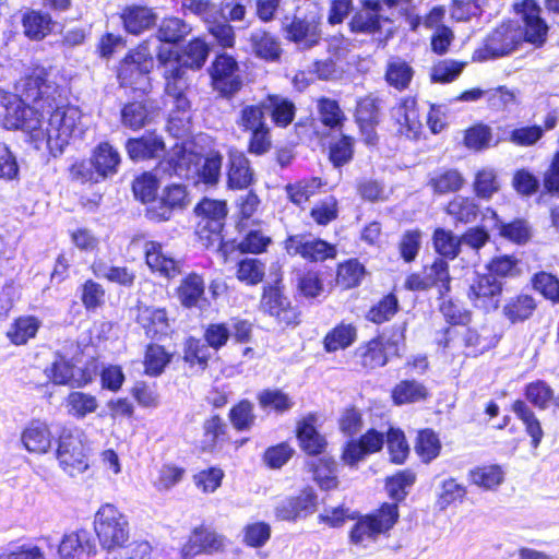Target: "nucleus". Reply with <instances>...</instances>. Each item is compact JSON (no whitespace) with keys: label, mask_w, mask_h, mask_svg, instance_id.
<instances>
[{"label":"nucleus","mask_w":559,"mask_h":559,"mask_svg":"<svg viewBox=\"0 0 559 559\" xmlns=\"http://www.w3.org/2000/svg\"><path fill=\"white\" fill-rule=\"evenodd\" d=\"M519 20H508L492 28L474 50L473 60L485 62L510 56L523 41L540 46L545 43L548 26L540 17V8L534 0L515 5Z\"/></svg>","instance_id":"obj_1"},{"label":"nucleus","mask_w":559,"mask_h":559,"mask_svg":"<svg viewBox=\"0 0 559 559\" xmlns=\"http://www.w3.org/2000/svg\"><path fill=\"white\" fill-rule=\"evenodd\" d=\"M48 93H41L38 117L41 119V129L32 134L37 141L45 139L50 153L53 156L61 154L71 140L79 139L85 132L83 115L79 107L62 104L60 95L55 86L47 82Z\"/></svg>","instance_id":"obj_2"},{"label":"nucleus","mask_w":559,"mask_h":559,"mask_svg":"<svg viewBox=\"0 0 559 559\" xmlns=\"http://www.w3.org/2000/svg\"><path fill=\"white\" fill-rule=\"evenodd\" d=\"M46 76L44 69H35L16 83L17 94L0 91V126L21 129L31 135L41 129L36 107H39L41 93L49 92V87H45Z\"/></svg>","instance_id":"obj_3"},{"label":"nucleus","mask_w":559,"mask_h":559,"mask_svg":"<svg viewBox=\"0 0 559 559\" xmlns=\"http://www.w3.org/2000/svg\"><path fill=\"white\" fill-rule=\"evenodd\" d=\"M209 56L206 43L200 38L191 40L181 55L173 48L160 46L157 51L158 69L168 75L186 78L188 69H200Z\"/></svg>","instance_id":"obj_4"},{"label":"nucleus","mask_w":559,"mask_h":559,"mask_svg":"<svg viewBox=\"0 0 559 559\" xmlns=\"http://www.w3.org/2000/svg\"><path fill=\"white\" fill-rule=\"evenodd\" d=\"M399 519L396 503H384L377 512L360 518L349 533L350 543L367 548L393 527Z\"/></svg>","instance_id":"obj_5"},{"label":"nucleus","mask_w":559,"mask_h":559,"mask_svg":"<svg viewBox=\"0 0 559 559\" xmlns=\"http://www.w3.org/2000/svg\"><path fill=\"white\" fill-rule=\"evenodd\" d=\"M361 8L352 16L348 25L353 33L370 35L379 40L393 35V20L388 9L376 0H360Z\"/></svg>","instance_id":"obj_6"},{"label":"nucleus","mask_w":559,"mask_h":559,"mask_svg":"<svg viewBox=\"0 0 559 559\" xmlns=\"http://www.w3.org/2000/svg\"><path fill=\"white\" fill-rule=\"evenodd\" d=\"M95 532L106 549L120 547L129 538V523L114 504H103L95 514Z\"/></svg>","instance_id":"obj_7"},{"label":"nucleus","mask_w":559,"mask_h":559,"mask_svg":"<svg viewBox=\"0 0 559 559\" xmlns=\"http://www.w3.org/2000/svg\"><path fill=\"white\" fill-rule=\"evenodd\" d=\"M176 158L169 160L173 171L179 177H189L195 174L199 181L206 185H216L221 177L222 156L218 153H210L203 160L192 153L179 151Z\"/></svg>","instance_id":"obj_8"},{"label":"nucleus","mask_w":559,"mask_h":559,"mask_svg":"<svg viewBox=\"0 0 559 559\" xmlns=\"http://www.w3.org/2000/svg\"><path fill=\"white\" fill-rule=\"evenodd\" d=\"M57 459L71 476L85 472L88 467L85 433L78 428L64 429L59 437Z\"/></svg>","instance_id":"obj_9"},{"label":"nucleus","mask_w":559,"mask_h":559,"mask_svg":"<svg viewBox=\"0 0 559 559\" xmlns=\"http://www.w3.org/2000/svg\"><path fill=\"white\" fill-rule=\"evenodd\" d=\"M154 68V59L148 44L139 45L120 62L118 80L122 86L145 91L148 86V73Z\"/></svg>","instance_id":"obj_10"},{"label":"nucleus","mask_w":559,"mask_h":559,"mask_svg":"<svg viewBox=\"0 0 559 559\" xmlns=\"http://www.w3.org/2000/svg\"><path fill=\"white\" fill-rule=\"evenodd\" d=\"M451 276L449 264L443 258H437L430 265H425L418 273H412L405 280V287L409 290L438 289L440 298L450 292Z\"/></svg>","instance_id":"obj_11"},{"label":"nucleus","mask_w":559,"mask_h":559,"mask_svg":"<svg viewBox=\"0 0 559 559\" xmlns=\"http://www.w3.org/2000/svg\"><path fill=\"white\" fill-rule=\"evenodd\" d=\"M199 217L197 233L201 239L213 243L221 241V233L227 215L226 203L218 200L203 199L195 207Z\"/></svg>","instance_id":"obj_12"},{"label":"nucleus","mask_w":559,"mask_h":559,"mask_svg":"<svg viewBox=\"0 0 559 559\" xmlns=\"http://www.w3.org/2000/svg\"><path fill=\"white\" fill-rule=\"evenodd\" d=\"M284 247L289 255H300L309 261H324L334 258L336 249L329 242L312 235L297 234L289 236Z\"/></svg>","instance_id":"obj_13"},{"label":"nucleus","mask_w":559,"mask_h":559,"mask_svg":"<svg viewBox=\"0 0 559 559\" xmlns=\"http://www.w3.org/2000/svg\"><path fill=\"white\" fill-rule=\"evenodd\" d=\"M212 80L214 88L223 96H231L242 85L237 61L227 55L216 57L212 67Z\"/></svg>","instance_id":"obj_14"},{"label":"nucleus","mask_w":559,"mask_h":559,"mask_svg":"<svg viewBox=\"0 0 559 559\" xmlns=\"http://www.w3.org/2000/svg\"><path fill=\"white\" fill-rule=\"evenodd\" d=\"M287 38L301 49L316 46L321 38L320 17L314 12L295 15L286 26Z\"/></svg>","instance_id":"obj_15"},{"label":"nucleus","mask_w":559,"mask_h":559,"mask_svg":"<svg viewBox=\"0 0 559 559\" xmlns=\"http://www.w3.org/2000/svg\"><path fill=\"white\" fill-rule=\"evenodd\" d=\"M502 293V283L492 274L477 275L469 286L468 298L475 307L485 311L496 310Z\"/></svg>","instance_id":"obj_16"},{"label":"nucleus","mask_w":559,"mask_h":559,"mask_svg":"<svg viewBox=\"0 0 559 559\" xmlns=\"http://www.w3.org/2000/svg\"><path fill=\"white\" fill-rule=\"evenodd\" d=\"M261 309L274 317L282 325H295L298 323V312L290 306L287 297L283 295L278 287H269L264 289L261 299Z\"/></svg>","instance_id":"obj_17"},{"label":"nucleus","mask_w":559,"mask_h":559,"mask_svg":"<svg viewBox=\"0 0 559 559\" xmlns=\"http://www.w3.org/2000/svg\"><path fill=\"white\" fill-rule=\"evenodd\" d=\"M223 546V536L210 528L200 526L192 532L188 542L182 546L180 554L182 559H193L201 552L217 551Z\"/></svg>","instance_id":"obj_18"},{"label":"nucleus","mask_w":559,"mask_h":559,"mask_svg":"<svg viewBox=\"0 0 559 559\" xmlns=\"http://www.w3.org/2000/svg\"><path fill=\"white\" fill-rule=\"evenodd\" d=\"M384 443V436L374 429L368 430L359 441H349L344 451L342 459L345 464L355 466L367 455L380 451Z\"/></svg>","instance_id":"obj_19"},{"label":"nucleus","mask_w":559,"mask_h":559,"mask_svg":"<svg viewBox=\"0 0 559 559\" xmlns=\"http://www.w3.org/2000/svg\"><path fill=\"white\" fill-rule=\"evenodd\" d=\"M59 554L62 559H90L96 554V544L90 532H73L61 540Z\"/></svg>","instance_id":"obj_20"},{"label":"nucleus","mask_w":559,"mask_h":559,"mask_svg":"<svg viewBox=\"0 0 559 559\" xmlns=\"http://www.w3.org/2000/svg\"><path fill=\"white\" fill-rule=\"evenodd\" d=\"M126 147L133 160L157 159L164 156L166 151L163 136L151 131L140 138L128 140Z\"/></svg>","instance_id":"obj_21"},{"label":"nucleus","mask_w":559,"mask_h":559,"mask_svg":"<svg viewBox=\"0 0 559 559\" xmlns=\"http://www.w3.org/2000/svg\"><path fill=\"white\" fill-rule=\"evenodd\" d=\"M146 264L153 272L167 278L176 277L181 273V263L166 254L162 243L146 241L144 245Z\"/></svg>","instance_id":"obj_22"},{"label":"nucleus","mask_w":559,"mask_h":559,"mask_svg":"<svg viewBox=\"0 0 559 559\" xmlns=\"http://www.w3.org/2000/svg\"><path fill=\"white\" fill-rule=\"evenodd\" d=\"M393 117L400 126L399 132L408 139H417L421 132L423 123L419 119L416 102L405 98L393 109Z\"/></svg>","instance_id":"obj_23"},{"label":"nucleus","mask_w":559,"mask_h":559,"mask_svg":"<svg viewBox=\"0 0 559 559\" xmlns=\"http://www.w3.org/2000/svg\"><path fill=\"white\" fill-rule=\"evenodd\" d=\"M136 321L151 338H159L168 334L169 320L164 308L141 306L138 308Z\"/></svg>","instance_id":"obj_24"},{"label":"nucleus","mask_w":559,"mask_h":559,"mask_svg":"<svg viewBox=\"0 0 559 559\" xmlns=\"http://www.w3.org/2000/svg\"><path fill=\"white\" fill-rule=\"evenodd\" d=\"M227 177L230 189H246L253 182L254 173L250 167L249 159L242 152H229Z\"/></svg>","instance_id":"obj_25"},{"label":"nucleus","mask_w":559,"mask_h":559,"mask_svg":"<svg viewBox=\"0 0 559 559\" xmlns=\"http://www.w3.org/2000/svg\"><path fill=\"white\" fill-rule=\"evenodd\" d=\"M157 112L152 102H131L121 109V123L131 130H139L151 123Z\"/></svg>","instance_id":"obj_26"},{"label":"nucleus","mask_w":559,"mask_h":559,"mask_svg":"<svg viewBox=\"0 0 559 559\" xmlns=\"http://www.w3.org/2000/svg\"><path fill=\"white\" fill-rule=\"evenodd\" d=\"M249 48L251 52L265 61H277L282 53L278 39L264 29H254L248 37Z\"/></svg>","instance_id":"obj_27"},{"label":"nucleus","mask_w":559,"mask_h":559,"mask_svg":"<svg viewBox=\"0 0 559 559\" xmlns=\"http://www.w3.org/2000/svg\"><path fill=\"white\" fill-rule=\"evenodd\" d=\"M124 29L139 35L155 25L157 16L153 10L145 5H128L121 12Z\"/></svg>","instance_id":"obj_28"},{"label":"nucleus","mask_w":559,"mask_h":559,"mask_svg":"<svg viewBox=\"0 0 559 559\" xmlns=\"http://www.w3.org/2000/svg\"><path fill=\"white\" fill-rule=\"evenodd\" d=\"M204 293V280L197 273L187 275L177 289L178 298L186 308L202 309L206 305Z\"/></svg>","instance_id":"obj_29"},{"label":"nucleus","mask_w":559,"mask_h":559,"mask_svg":"<svg viewBox=\"0 0 559 559\" xmlns=\"http://www.w3.org/2000/svg\"><path fill=\"white\" fill-rule=\"evenodd\" d=\"M24 448L33 453H46L51 447V433L48 426L39 420L31 421L21 436Z\"/></svg>","instance_id":"obj_30"},{"label":"nucleus","mask_w":559,"mask_h":559,"mask_svg":"<svg viewBox=\"0 0 559 559\" xmlns=\"http://www.w3.org/2000/svg\"><path fill=\"white\" fill-rule=\"evenodd\" d=\"M535 299L527 294H519L508 298L502 307V313L512 324L528 320L536 310Z\"/></svg>","instance_id":"obj_31"},{"label":"nucleus","mask_w":559,"mask_h":559,"mask_svg":"<svg viewBox=\"0 0 559 559\" xmlns=\"http://www.w3.org/2000/svg\"><path fill=\"white\" fill-rule=\"evenodd\" d=\"M92 159L102 180L117 174L121 162L118 151L107 142L100 143L95 147Z\"/></svg>","instance_id":"obj_32"},{"label":"nucleus","mask_w":559,"mask_h":559,"mask_svg":"<svg viewBox=\"0 0 559 559\" xmlns=\"http://www.w3.org/2000/svg\"><path fill=\"white\" fill-rule=\"evenodd\" d=\"M22 25L26 37L41 40L51 32L53 23L49 13L32 10L23 15Z\"/></svg>","instance_id":"obj_33"},{"label":"nucleus","mask_w":559,"mask_h":559,"mask_svg":"<svg viewBox=\"0 0 559 559\" xmlns=\"http://www.w3.org/2000/svg\"><path fill=\"white\" fill-rule=\"evenodd\" d=\"M93 274L99 278H106L111 283L130 287L133 285L135 274L127 266H115L99 260L92 264Z\"/></svg>","instance_id":"obj_34"},{"label":"nucleus","mask_w":559,"mask_h":559,"mask_svg":"<svg viewBox=\"0 0 559 559\" xmlns=\"http://www.w3.org/2000/svg\"><path fill=\"white\" fill-rule=\"evenodd\" d=\"M311 420L312 418H307L298 425L297 437L304 451L308 454L316 455L324 450L326 441L324 437L316 430Z\"/></svg>","instance_id":"obj_35"},{"label":"nucleus","mask_w":559,"mask_h":559,"mask_svg":"<svg viewBox=\"0 0 559 559\" xmlns=\"http://www.w3.org/2000/svg\"><path fill=\"white\" fill-rule=\"evenodd\" d=\"M360 365L366 369H374L388 362L386 347L384 343L374 338L357 349Z\"/></svg>","instance_id":"obj_36"},{"label":"nucleus","mask_w":559,"mask_h":559,"mask_svg":"<svg viewBox=\"0 0 559 559\" xmlns=\"http://www.w3.org/2000/svg\"><path fill=\"white\" fill-rule=\"evenodd\" d=\"M49 377L56 384L82 386L88 382L80 368L68 361L60 360L52 365Z\"/></svg>","instance_id":"obj_37"},{"label":"nucleus","mask_w":559,"mask_h":559,"mask_svg":"<svg viewBox=\"0 0 559 559\" xmlns=\"http://www.w3.org/2000/svg\"><path fill=\"white\" fill-rule=\"evenodd\" d=\"M173 355L158 344H150L144 354V369L150 377H158L171 361Z\"/></svg>","instance_id":"obj_38"},{"label":"nucleus","mask_w":559,"mask_h":559,"mask_svg":"<svg viewBox=\"0 0 559 559\" xmlns=\"http://www.w3.org/2000/svg\"><path fill=\"white\" fill-rule=\"evenodd\" d=\"M512 409L525 425L526 432L532 438V445L535 449L538 448L544 437V431L532 408L525 402L518 400L513 403Z\"/></svg>","instance_id":"obj_39"},{"label":"nucleus","mask_w":559,"mask_h":559,"mask_svg":"<svg viewBox=\"0 0 559 559\" xmlns=\"http://www.w3.org/2000/svg\"><path fill=\"white\" fill-rule=\"evenodd\" d=\"M356 329L352 324L340 323L331 330L324 337V348L329 353L345 349L356 340Z\"/></svg>","instance_id":"obj_40"},{"label":"nucleus","mask_w":559,"mask_h":559,"mask_svg":"<svg viewBox=\"0 0 559 559\" xmlns=\"http://www.w3.org/2000/svg\"><path fill=\"white\" fill-rule=\"evenodd\" d=\"M427 389L415 380H403L392 391V399L396 405L416 403L427 397Z\"/></svg>","instance_id":"obj_41"},{"label":"nucleus","mask_w":559,"mask_h":559,"mask_svg":"<svg viewBox=\"0 0 559 559\" xmlns=\"http://www.w3.org/2000/svg\"><path fill=\"white\" fill-rule=\"evenodd\" d=\"M322 187V180L319 177H311L299 180L286 186L285 190L288 199L296 205L306 203L311 197L318 193Z\"/></svg>","instance_id":"obj_42"},{"label":"nucleus","mask_w":559,"mask_h":559,"mask_svg":"<svg viewBox=\"0 0 559 559\" xmlns=\"http://www.w3.org/2000/svg\"><path fill=\"white\" fill-rule=\"evenodd\" d=\"M472 484L486 490H493L502 484L504 479L503 471L498 465L476 467L468 474Z\"/></svg>","instance_id":"obj_43"},{"label":"nucleus","mask_w":559,"mask_h":559,"mask_svg":"<svg viewBox=\"0 0 559 559\" xmlns=\"http://www.w3.org/2000/svg\"><path fill=\"white\" fill-rule=\"evenodd\" d=\"M192 31L191 26L179 17H166L157 31L159 41L175 44L182 40Z\"/></svg>","instance_id":"obj_44"},{"label":"nucleus","mask_w":559,"mask_h":559,"mask_svg":"<svg viewBox=\"0 0 559 559\" xmlns=\"http://www.w3.org/2000/svg\"><path fill=\"white\" fill-rule=\"evenodd\" d=\"M479 209L474 199L462 195L455 197L449 202L447 213L460 223L474 222L478 215Z\"/></svg>","instance_id":"obj_45"},{"label":"nucleus","mask_w":559,"mask_h":559,"mask_svg":"<svg viewBox=\"0 0 559 559\" xmlns=\"http://www.w3.org/2000/svg\"><path fill=\"white\" fill-rule=\"evenodd\" d=\"M68 413L76 418H84L94 413L98 407V402L94 395L81 391L71 392L66 400Z\"/></svg>","instance_id":"obj_46"},{"label":"nucleus","mask_w":559,"mask_h":559,"mask_svg":"<svg viewBox=\"0 0 559 559\" xmlns=\"http://www.w3.org/2000/svg\"><path fill=\"white\" fill-rule=\"evenodd\" d=\"M441 450V442L437 433L431 429H425L418 432L415 451L424 463L435 460Z\"/></svg>","instance_id":"obj_47"},{"label":"nucleus","mask_w":559,"mask_h":559,"mask_svg":"<svg viewBox=\"0 0 559 559\" xmlns=\"http://www.w3.org/2000/svg\"><path fill=\"white\" fill-rule=\"evenodd\" d=\"M544 135V130L539 126H527L512 129L504 132L503 141H509L519 146H531L537 143ZM501 139H497L493 145H497Z\"/></svg>","instance_id":"obj_48"},{"label":"nucleus","mask_w":559,"mask_h":559,"mask_svg":"<svg viewBox=\"0 0 559 559\" xmlns=\"http://www.w3.org/2000/svg\"><path fill=\"white\" fill-rule=\"evenodd\" d=\"M263 107L271 110L274 122L280 127L288 126L294 119V104L277 95H270Z\"/></svg>","instance_id":"obj_49"},{"label":"nucleus","mask_w":559,"mask_h":559,"mask_svg":"<svg viewBox=\"0 0 559 559\" xmlns=\"http://www.w3.org/2000/svg\"><path fill=\"white\" fill-rule=\"evenodd\" d=\"M429 183L435 192L442 194L460 190L464 183V179L457 170L447 169L435 173Z\"/></svg>","instance_id":"obj_50"},{"label":"nucleus","mask_w":559,"mask_h":559,"mask_svg":"<svg viewBox=\"0 0 559 559\" xmlns=\"http://www.w3.org/2000/svg\"><path fill=\"white\" fill-rule=\"evenodd\" d=\"M39 326L40 322L35 317H21L13 323L8 337L15 345L25 344L36 335Z\"/></svg>","instance_id":"obj_51"},{"label":"nucleus","mask_w":559,"mask_h":559,"mask_svg":"<svg viewBox=\"0 0 559 559\" xmlns=\"http://www.w3.org/2000/svg\"><path fill=\"white\" fill-rule=\"evenodd\" d=\"M165 79V92L168 97L173 98L174 105L178 110L186 111L189 108V100L185 96V91L188 86L187 79L183 76L168 75L163 73Z\"/></svg>","instance_id":"obj_52"},{"label":"nucleus","mask_w":559,"mask_h":559,"mask_svg":"<svg viewBox=\"0 0 559 559\" xmlns=\"http://www.w3.org/2000/svg\"><path fill=\"white\" fill-rule=\"evenodd\" d=\"M416 476L411 471H402L386 479V490L389 496L395 501H402L408 493V489L414 485Z\"/></svg>","instance_id":"obj_53"},{"label":"nucleus","mask_w":559,"mask_h":559,"mask_svg":"<svg viewBox=\"0 0 559 559\" xmlns=\"http://www.w3.org/2000/svg\"><path fill=\"white\" fill-rule=\"evenodd\" d=\"M413 78L412 68L402 60H393L388 63L385 80L389 85L396 90H404Z\"/></svg>","instance_id":"obj_54"},{"label":"nucleus","mask_w":559,"mask_h":559,"mask_svg":"<svg viewBox=\"0 0 559 559\" xmlns=\"http://www.w3.org/2000/svg\"><path fill=\"white\" fill-rule=\"evenodd\" d=\"M460 240L452 231L438 228L433 234V245L436 251L449 259H454L460 252Z\"/></svg>","instance_id":"obj_55"},{"label":"nucleus","mask_w":559,"mask_h":559,"mask_svg":"<svg viewBox=\"0 0 559 559\" xmlns=\"http://www.w3.org/2000/svg\"><path fill=\"white\" fill-rule=\"evenodd\" d=\"M318 110L320 119L324 126L332 129L340 128L345 120V115L336 100L331 98H321L318 100Z\"/></svg>","instance_id":"obj_56"},{"label":"nucleus","mask_w":559,"mask_h":559,"mask_svg":"<svg viewBox=\"0 0 559 559\" xmlns=\"http://www.w3.org/2000/svg\"><path fill=\"white\" fill-rule=\"evenodd\" d=\"M211 356L210 346L202 340L190 337L185 345L183 359L191 365L205 368Z\"/></svg>","instance_id":"obj_57"},{"label":"nucleus","mask_w":559,"mask_h":559,"mask_svg":"<svg viewBox=\"0 0 559 559\" xmlns=\"http://www.w3.org/2000/svg\"><path fill=\"white\" fill-rule=\"evenodd\" d=\"M379 99L371 95L357 103L356 119L361 128H371L378 121Z\"/></svg>","instance_id":"obj_58"},{"label":"nucleus","mask_w":559,"mask_h":559,"mask_svg":"<svg viewBox=\"0 0 559 559\" xmlns=\"http://www.w3.org/2000/svg\"><path fill=\"white\" fill-rule=\"evenodd\" d=\"M466 495L465 486L459 484L454 478L442 481L440 493L438 495L437 506L440 510H445L455 501H462Z\"/></svg>","instance_id":"obj_59"},{"label":"nucleus","mask_w":559,"mask_h":559,"mask_svg":"<svg viewBox=\"0 0 559 559\" xmlns=\"http://www.w3.org/2000/svg\"><path fill=\"white\" fill-rule=\"evenodd\" d=\"M272 239L261 229H250L238 243L241 252L259 254L266 250Z\"/></svg>","instance_id":"obj_60"},{"label":"nucleus","mask_w":559,"mask_h":559,"mask_svg":"<svg viewBox=\"0 0 559 559\" xmlns=\"http://www.w3.org/2000/svg\"><path fill=\"white\" fill-rule=\"evenodd\" d=\"M464 62L444 59L436 63L431 69V80L438 83H450L463 71Z\"/></svg>","instance_id":"obj_61"},{"label":"nucleus","mask_w":559,"mask_h":559,"mask_svg":"<svg viewBox=\"0 0 559 559\" xmlns=\"http://www.w3.org/2000/svg\"><path fill=\"white\" fill-rule=\"evenodd\" d=\"M535 290L539 292L546 299L559 302V280L547 272H539L532 278Z\"/></svg>","instance_id":"obj_62"},{"label":"nucleus","mask_w":559,"mask_h":559,"mask_svg":"<svg viewBox=\"0 0 559 559\" xmlns=\"http://www.w3.org/2000/svg\"><path fill=\"white\" fill-rule=\"evenodd\" d=\"M264 270V264L258 259L247 258L238 263L237 278L248 285H254L263 280Z\"/></svg>","instance_id":"obj_63"},{"label":"nucleus","mask_w":559,"mask_h":559,"mask_svg":"<svg viewBox=\"0 0 559 559\" xmlns=\"http://www.w3.org/2000/svg\"><path fill=\"white\" fill-rule=\"evenodd\" d=\"M313 475L322 489L330 490L337 487L336 463L333 460L321 459L314 467Z\"/></svg>","instance_id":"obj_64"}]
</instances>
